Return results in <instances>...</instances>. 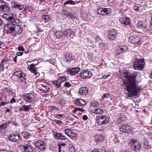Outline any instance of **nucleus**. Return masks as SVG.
Here are the masks:
<instances>
[{
	"label": "nucleus",
	"instance_id": "nucleus-1",
	"mask_svg": "<svg viewBox=\"0 0 152 152\" xmlns=\"http://www.w3.org/2000/svg\"><path fill=\"white\" fill-rule=\"evenodd\" d=\"M136 77L134 74L127 75L123 81L122 86L126 90L127 97H132L137 95L141 89L136 83Z\"/></svg>",
	"mask_w": 152,
	"mask_h": 152
},
{
	"label": "nucleus",
	"instance_id": "nucleus-2",
	"mask_svg": "<svg viewBox=\"0 0 152 152\" xmlns=\"http://www.w3.org/2000/svg\"><path fill=\"white\" fill-rule=\"evenodd\" d=\"M129 145H130L132 149L136 151H139L141 147L139 142L137 140L133 139H131L130 140Z\"/></svg>",
	"mask_w": 152,
	"mask_h": 152
},
{
	"label": "nucleus",
	"instance_id": "nucleus-3",
	"mask_svg": "<svg viewBox=\"0 0 152 152\" xmlns=\"http://www.w3.org/2000/svg\"><path fill=\"white\" fill-rule=\"evenodd\" d=\"M96 120L98 125H102L107 124L109 122V119L105 116L102 115L97 117Z\"/></svg>",
	"mask_w": 152,
	"mask_h": 152
},
{
	"label": "nucleus",
	"instance_id": "nucleus-4",
	"mask_svg": "<svg viewBox=\"0 0 152 152\" xmlns=\"http://www.w3.org/2000/svg\"><path fill=\"white\" fill-rule=\"evenodd\" d=\"M145 63L143 59L137 60L134 64V67L135 69L137 70H141L144 67Z\"/></svg>",
	"mask_w": 152,
	"mask_h": 152
},
{
	"label": "nucleus",
	"instance_id": "nucleus-5",
	"mask_svg": "<svg viewBox=\"0 0 152 152\" xmlns=\"http://www.w3.org/2000/svg\"><path fill=\"white\" fill-rule=\"evenodd\" d=\"M2 16L3 18H5L9 22L16 23H18L20 22L19 19L13 17V14L12 13L4 14Z\"/></svg>",
	"mask_w": 152,
	"mask_h": 152
},
{
	"label": "nucleus",
	"instance_id": "nucleus-6",
	"mask_svg": "<svg viewBox=\"0 0 152 152\" xmlns=\"http://www.w3.org/2000/svg\"><path fill=\"white\" fill-rule=\"evenodd\" d=\"M15 25L16 24L12 23L7 24L4 27V31L7 33H14Z\"/></svg>",
	"mask_w": 152,
	"mask_h": 152
},
{
	"label": "nucleus",
	"instance_id": "nucleus-7",
	"mask_svg": "<svg viewBox=\"0 0 152 152\" xmlns=\"http://www.w3.org/2000/svg\"><path fill=\"white\" fill-rule=\"evenodd\" d=\"M80 75L82 78H88L91 76L92 73L90 71L83 70L80 72Z\"/></svg>",
	"mask_w": 152,
	"mask_h": 152
},
{
	"label": "nucleus",
	"instance_id": "nucleus-8",
	"mask_svg": "<svg viewBox=\"0 0 152 152\" xmlns=\"http://www.w3.org/2000/svg\"><path fill=\"white\" fill-rule=\"evenodd\" d=\"M24 99L26 102H30L34 99V96L31 93H25L23 94Z\"/></svg>",
	"mask_w": 152,
	"mask_h": 152
},
{
	"label": "nucleus",
	"instance_id": "nucleus-9",
	"mask_svg": "<svg viewBox=\"0 0 152 152\" xmlns=\"http://www.w3.org/2000/svg\"><path fill=\"white\" fill-rule=\"evenodd\" d=\"M111 12L110 8H100L98 10V13L99 15H105L109 14Z\"/></svg>",
	"mask_w": 152,
	"mask_h": 152
},
{
	"label": "nucleus",
	"instance_id": "nucleus-10",
	"mask_svg": "<svg viewBox=\"0 0 152 152\" xmlns=\"http://www.w3.org/2000/svg\"><path fill=\"white\" fill-rule=\"evenodd\" d=\"M35 145L41 151H43L45 148L46 144L44 141L39 140L35 142Z\"/></svg>",
	"mask_w": 152,
	"mask_h": 152
},
{
	"label": "nucleus",
	"instance_id": "nucleus-11",
	"mask_svg": "<svg viewBox=\"0 0 152 152\" xmlns=\"http://www.w3.org/2000/svg\"><path fill=\"white\" fill-rule=\"evenodd\" d=\"M10 140L15 142L21 139L20 135L17 134H12L8 137Z\"/></svg>",
	"mask_w": 152,
	"mask_h": 152
},
{
	"label": "nucleus",
	"instance_id": "nucleus-12",
	"mask_svg": "<svg viewBox=\"0 0 152 152\" xmlns=\"http://www.w3.org/2000/svg\"><path fill=\"white\" fill-rule=\"evenodd\" d=\"M14 75L19 77L22 82H25L26 81V79L24 77L25 75L22 72L17 71L14 73Z\"/></svg>",
	"mask_w": 152,
	"mask_h": 152
},
{
	"label": "nucleus",
	"instance_id": "nucleus-13",
	"mask_svg": "<svg viewBox=\"0 0 152 152\" xmlns=\"http://www.w3.org/2000/svg\"><path fill=\"white\" fill-rule=\"evenodd\" d=\"M119 21L124 26L129 25L130 22L129 19L127 17H123L120 18Z\"/></svg>",
	"mask_w": 152,
	"mask_h": 152
},
{
	"label": "nucleus",
	"instance_id": "nucleus-14",
	"mask_svg": "<svg viewBox=\"0 0 152 152\" xmlns=\"http://www.w3.org/2000/svg\"><path fill=\"white\" fill-rule=\"evenodd\" d=\"M74 101L75 104L78 106H84L87 104L86 102L81 99H75Z\"/></svg>",
	"mask_w": 152,
	"mask_h": 152
},
{
	"label": "nucleus",
	"instance_id": "nucleus-15",
	"mask_svg": "<svg viewBox=\"0 0 152 152\" xmlns=\"http://www.w3.org/2000/svg\"><path fill=\"white\" fill-rule=\"evenodd\" d=\"M37 64H31L28 67V69L32 73L34 74V75L39 76V74L37 72L36 67L34 66H36Z\"/></svg>",
	"mask_w": 152,
	"mask_h": 152
},
{
	"label": "nucleus",
	"instance_id": "nucleus-16",
	"mask_svg": "<svg viewBox=\"0 0 152 152\" xmlns=\"http://www.w3.org/2000/svg\"><path fill=\"white\" fill-rule=\"evenodd\" d=\"M140 40L139 37L135 35L131 36L129 37V42L132 43L136 44L138 43Z\"/></svg>",
	"mask_w": 152,
	"mask_h": 152
},
{
	"label": "nucleus",
	"instance_id": "nucleus-17",
	"mask_svg": "<svg viewBox=\"0 0 152 152\" xmlns=\"http://www.w3.org/2000/svg\"><path fill=\"white\" fill-rule=\"evenodd\" d=\"M80 70L79 68H74L71 69H68V72L71 75H74L77 74Z\"/></svg>",
	"mask_w": 152,
	"mask_h": 152
},
{
	"label": "nucleus",
	"instance_id": "nucleus-18",
	"mask_svg": "<svg viewBox=\"0 0 152 152\" xmlns=\"http://www.w3.org/2000/svg\"><path fill=\"white\" fill-rule=\"evenodd\" d=\"M108 35L110 40H115L116 37V32L113 30L110 31L108 32Z\"/></svg>",
	"mask_w": 152,
	"mask_h": 152
},
{
	"label": "nucleus",
	"instance_id": "nucleus-19",
	"mask_svg": "<svg viewBox=\"0 0 152 152\" xmlns=\"http://www.w3.org/2000/svg\"><path fill=\"white\" fill-rule=\"evenodd\" d=\"M88 92V90L86 87H81L79 90V93L81 95H86Z\"/></svg>",
	"mask_w": 152,
	"mask_h": 152
},
{
	"label": "nucleus",
	"instance_id": "nucleus-20",
	"mask_svg": "<svg viewBox=\"0 0 152 152\" xmlns=\"http://www.w3.org/2000/svg\"><path fill=\"white\" fill-rule=\"evenodd\" d=\"M134 10L136 11H138L140 12H143L144 10V7L142 6L141 4H137L134 6Z\"/></svg>",
	"mask_w": 152,
	"mask_h": 152
},
{
	"label": "nucleus",
	"instance_id": "nucleus-21",
	"mask_svg": "<svg viewBox=\"0 0 152 152\" xmlns=\"http://www.w3.org/2000/svg\"><path fill=\"white\" fill-rule=\"evenodd\" d=\"M73 59V57L69 54H66L64 57V60L68 63L70 62Z\"/></svg>",
	"mask_w": 152,
	"mask_h": 152
},
{
	"label": "nucleus",
	"instance_id": "nucleus-22",
	"mask_svg": "<svg viewBox=\"0 0 152 152\" xmlns=\"http://www.w3.org/2000/svg\"><path fill=\"white\" fill-rule=\"evenodd\" d=\"M120 132H124L128 133L130 131V129L127 125H123L120 129Z\"/></svg>",
	"mask_w": 152,
	"mask_h": 152
},
{
	"label": "nucleus",
	"instance_id": "nucleus-23",
	"mask_svg": "<svg viewBox=\"0 0 152 152\" xmlns=\"http://www.w3.org/2000/svg\"><path fill=\"white\" fill-rule=\"evenodd\" d=\"M15 27L14 32V33H15V34H21L23 31L21 27L17 24H16Z\"/></svg>",
	"mask_w": 152,
	"mask_h": 152
},
{
	"label": "nucleus",
	"instance_id": "nucleus-24",
	"mask_svg": "<svg viewBox=\"0 0 152 152\" xmlns=\"http://www.w3.org/2000/svg\"><path fill=\"white\" fill-rule=\"evenodd\" d=\"M55 37L58 39L63 38V33L60 31H56L55 34Z\"/></svg>",
	"mask_w": 152,
	"mask_h": 152
},
{
	"label": "nucleus",
	"instance_id": "nucleus-25",
	"mask_svg": "<svg viewBox=\"0 0 152 152\" xmlns=\"http://www.w3.org/2000/svg\"><path fill=\"white\" fill-rule=\"evenodd\" d=\"M62 15H66L67 16H69L72 19L75 18L76 16L72 15V14L69 13L66 10H64L62 12Z\"/></svg>",
	"mask_w": 152,
	"mask_h": 152
},
{
	"label": "nucleus",
	"instance_id": "nucleus-26",
	"mask_svg": "<svg viewBox=\"0 0 152 152\" xmlns=\"http://www.w3.org/2000/svg\"><path fill=\"white\" fill-rule=\"evenodd\" d=\"M9 10V7L6 4H4L0 8V10L3 12H8Z\"/></svg>",
	"mask_w": 152,
	"mask_h": 152
},
{
	"label": "nucleus",
	"instance_id": "nucleus-27",
	"mask_svg": "<svg viewBox=\"0 0 152 152\" xmlns=\"http://www.w3.org/2000/svg\"><path fill=\"white\" fill-rule=\"evenodd\" d=\"M95 141L96 142H101L104 138V136L102 135H96L95 136Z\"/></svg>",
	"mask_w": 152,
	"mask_h": 152
},
{
	"label": "nucleus",
	"instance_id": "nucleus-28",
	"mask_svg": "<svg viewBox=\"0 0 152 152\" xmlns=\"http://www.w3.org/2000/svg\"><path fill=\"white\" fill-rule=\"evenodd\" d=\"M10 123V122H7L5 123L1 124L0 125V132H1L2 130H4L7 127V126L9 125Z\"/></svg>",
	"mask_w": 152,
	"mask_h": 152
},
{
	"label": "nucleus",
	"instance_id": "nucleus-29",
	"mask_svg": "<svg viewBox=\"0 0 152 152\" xmlns=\"http://www.w3.org/2000/svg\"><path fill=\"white\" fill-rule=\"evenodd\" d=\"M92 112V113H95L97 114H102L103 113V110L101 109L97 108L95 109L94 110H93Z\"/></svg>",
	"mask_w": 152,
	"mask_h": 152
},
{
	"label": "nucleus",
	"instance_id": "nucleus-30",
	"mask_svg": "<svg viewBox=\"0 0 152 152\" xmlns=\"http://www.w3.org/2000/svg\"><path fill=\"white\" fill-rule=\"evenodd\" d=\"M137 25L138 27H141L144 28H145L147 26L146 25L143 21H139Z\"/></svg>",
	"mask_w": 152,
	"mask_h": 152
},
{
	"label": "nucleus",
	"instance_id": "nucleus-31",
	"mask_svg": "<svg viewBox=\"0 0 152 152\" xmlns=\"http://www.w3.org/2000/svg\"><path fill=\"white\" fill-rule=\"evenodd\" d=\"M126 49V47L125 46H123L122 47H118L116 53L119 54L120 53L123 52Z\"/></svg>",
	"mask_w": 152,
	"mask_h": 152
},
{
	"label": "nucleus",
	"instance_id": "nucleus-32",
	"mask_svg": "<svg viewBox=\"0 0 152 152\" xmlns=\"http://www.w3.org/2000/svg\"><path fill=\"white\" fill-rule=\"evenodd\" d=\"M24 151L26 152H32L33 150L31 146L28 145H25Z\"/></svg>",
	"mask_w": 152,
	"mask_h": 152
},
{
	"label": "nucleus",
	"instance_id": "nucleus-33",
	"mask_svg": "<svg viewBox=\"0 0 152 152\" xmlns=\"http://www.w3.org/2000/svg\"><path fill=\"white\" fill-rule=\"evenodd\" d=\"M13 6L15 8H18L20 10H22L24 7L23 5H20L16 3H14Z\"/></svg>",
	"mask_w": 152,
	"mask_h": 152
},
{
	"label": "nucleus",
	"instance_id": "nucleus-34",
	"mask_svg": "<svg viewBox=\"0 0 152 152\" xmlns=\"http://www.w3.org/2000/svg\"><path fill=\"white\" fill-rule=\"evenodd\" d=\"M53 83L56 86V88H58L61 86V83L58 78L53 82Z\"/></svg>",
	"mask_w": 152,
	"mask_h": 152
},
{
	"label": "nucleus",
	"instance_id": "nucleus-35",
	"mask_svg": "<svg viewBox=\"0 0 152 152\" xmlns=\"http://www.w3.org/2000/svg\"><path fill=\"white\" fill-rule=\"evenodd\" d=\"M42 18L43 19L45 20L46 22H48V21L51 20V17L49 15H43Z\"/></svg>",
	"mask_w": 152,
	"mask_h": 152
},
{
	"label": "nucleus",
	"instance_id": "nucleus-36",
	"mask_svg": "<svg viewBox=\"0 0 152 152\" xmlns=\"http://www.w3.org/2000/svg\"><path fill=\"white\" fill-rule=\"evenodd\" d=\"M6 61V60L3 59L0 63V71H2L4 68V62Z\"/></svg>",
	"mask_w": 152,
	"mask_h": 152
},
{
	"label": "nucleus",
	"instance_id": "nucleus-37",
	"mask_svg": "<svg viewBox=\"0 0 152 152\" xmlns=\"http://www.w3.org/2000/svg\"><path fill=\"white\" fill-rule=\"evenodd\" d=\"M31 107V105H24L23 106V108H24V111H28L30 110Z\"/></svg>",
	"mask_w": 152,
	"mask_h": 152
},
{
	"label": "nucleus",
	"instance_id": "nucleus-38",
	"mask_svg": "<svg viewBox=\"0 0 152 152\" xmlns=\"http://www.w3.org/2000/svg\"><path fill=\"white\" fill-rule=\"evenodd\" d=\"M65 132L66 135L70 137L72 131V129H65Z\"/></svg>",
	"mask_w": 152,
	"mask_h": 152
},
{
	"label": "nucleus",
	"instance_id": "nucleus-39",
	"mask_svg": "<svg viewBox=\"0 0 152 152\" xmlns=\"http://www.w3.org/2000/svg\"><path fill=\"white\" fill-rule=\"evenodd\" d=\"M48 108L50 110H55V111H57L59 110V109L54 106H48Z\"/></svg>",
	"mask_w": 152,
	"mask_h": 152
},
{
	"label": "nucleus",
	"instance_id": "nucleus-40",
	"mask_svg": "<svg viewBox=\"0 0 152 152\" xmlns=\"http://www.w3.org/2000/svg\"><path fill=\"white\" fill-rule=\"evenodd\" d=\"M75 4V2L71 0H69L66 1L64 2V5H66V4Z\"/></svg>",
	"mask_w": 152,
	"mask_h": 152
},
{
	"label": "nucleus",
	"instance_id": "nucleus-41",
	"mask_svg": "<svg viewBox=\"0 0 152 152\" xmlns=\"http://www.w3.org/2000/svg\"><path fill=\"white\" fill-rule=\"evenodd\" d=\"M69 32H70V30L69 29L66 30L64 31L63 33V38L67 36Z\"/></svg>",
	"mask_w": 152,
	"mask_h": 152
},
{
	"label": "nucleus",
	"instance_id": "nucleus-42",
	"mask_svg": "<svg viewBox=\"0 0 152 152\" xmlns=\"http://www.w3.org/2000/svg\"><path fill=\"white\" fill-rule=\"evenodd\" d=\"M92 106L94 107H96L99 106V102H94L91 103Z\"/></svg>",
	"mask_w": 152,
	"mask_h": 152
},
{
	"label": "nucleus",
	"instance_id": "nucleus-43",
	"mask_svg": "<svg viewBox=\"0 0 152 152\" xmlns=\"http://www.w3.org/2000/svg\"><path fill=\"white\" fill-rule=\"evenodd\" d=\"M53 134L55 138L58 140L59 137V136L60 135V133H58L56 132H54Z\"/></svg>",
	"mask_w": 152,
	"mask_h": 152
},
{
	"label": "nucleus",
	"instance_id": "nucleus-44",
	"mask_svg": "<svg viewBox=\"0 0 152 152\" xmlns=\"http://www.w3.org/2000/svg\"><path fill=\"white\" fill-rule=\"evenodd\" d=\"M69 149L70 152H75V149L72 145H69Z\"/></svg>",
	"mask_w": 152,
	"mask_h": 152
},
{
	"label": "nucleus",
	"instance_id": "nucleus-45",
	"mask_svg": "<svg viewBox=\"0 0 152 152\" xmlns=\"http://www.w3.org/2000/svg\"><path fill=\"white\" fill-rule=\"evenodd\" d=\"M60 80V82L61 83L63 82H64L66 80V78L64 77H61L58 78Z\"/></svg>",
	"mask_w": 152,
	"mask_h": 152
},
{
	"label": "nucleus",
	"instance_id": "nucleus-46",
	"mask_svg": "<svg viewBox=\"0 0 152 152\" xmlns=\"http://www.w3.org/2000/svg\"><path fill=\"white\" fill-rule=\"evenodd\" d=\"M66 137L65 136L62 135L60 134V135L59 136V137L58 140H66Z\"/></svg>",
	"mask_w": 152,
	"mask_h": 152
},
{
	"label": "nucleus",
	"instance_id": "nucleus-47",
	"mask_svg": "<svg viewBox=\"0 0 152 152\" xmlns=\"http://www.w3.org/2000/svg\"><path fill=\"white\" fill-rule=\"evenodd\" d=\"M109 97V94L107 93L104 94L102 96V98L103 100L105 98H107Z\"/></svg>",
	"mask_w": 152,
	"mask_h": 152
},
{
	"label": "nucleus",
	"instance_id": "nucleus-48",
	"mask_svg": "<svg viewBox=\"0 0 152 152\" xmlns=\"http://www.w3.org/2000/svg\"><path fill=\"white\" fill-rule=\"evenodd\" d=\"M64 86L65 87L68 88L71 86V85L69 82H66L65 83Z\"/></svg>",
	"mask_w": 152,
	"mask_h": 152
},
{
	"label": "nucleus",
	"instance_id": "nucleus-49",
	"mask_svg": "<svg viewBox=\"0 0 152 152\" xmlns=\"http://www.w3.org/2000/svg\"><path fill=\"white\" fill-rule=\"evenodd\" d=\"M18 50L19 51H24V49L22 46H19L18 48Z\"/></svg>",
	"mask_w": 152,
	"mask_h": 152
},
{
	"label": "nucleus",
	"instance_id": "nucleus-50",
	"mask_svg": "<svg viewBox=\"0 0 152 152\" xmlns=\"http://www.w3.org/2000/svg\"><path fill=\"white\" fill-rule=\"evenodd\" d=\"M25 148V145H21L20 146V149L23 151H24Z\"/></svg>",
	"mask_w": 152,
	"mask_h": 152
},
{
	"label": "nucleus",
	"instance_id": "nucleus-51",
	"mask_svg": "<svg viewBox=\"0 0 152 152\" xmlns=\"http://www.w3.org/2000/svg\"><path fill=\"white\" fill-rule=\"evenodd\" d=\"M76 136V134L74 133L73 132H72L71 135H70V136L69 137H75Z\"/></svg>",
	"mask_w": 152,
	"mask_h": 152
},
{
	"label": "nucleus",
	"instance_id": "nucleus-52",
	"mask_svg": "<svg viewBox=\"0 0 152 152\" xmlns=\"http://www.w3.org/2000/svg\"><path fill=\"white\" fill-rule=\"evenodd\" d=\"M9 102H0V105L1 106H4L6 105V104L9 103Z\"/></svg>",
	"mask_w": 152,
	"mask_h": 152
},
{
	"label": "nucleus",
	"instance_id": "nucleus-53",
	"mask_svg": "<svg viewBox=\"0 0 152 152\" xmlns=\"http://www.w3.org/2000/svg\"><path fill=\"white\" fill-rule=\"evenodd\" d=\"M28 5H26L25 6V7L24 8V11L25 12H26L27 11V10L28 9Z\"/></svg>",
	"mask_w": 152,
	"mask_h": 152
},
{
	"label": "nucleus",
	"instance_id": "nucleus-54",
	"mask_svg": "<svg viewBox=\"0 0 152 152\" xmlns=\"http://www.w3.org/2000/svg\"><path fill=\"white\" fill-rule=\"evenodd\" d=\"M56 123L58 124H61L62 123V121L57 120H55Z\"/></svg>",
	"mask_w": 152,
	"mask_h": 152
},
{
	"label": "nucleus",
	"instance_id": "nucleus-55",
	"mask_svg": "<svg viewBox=\"0 0 152 152\" xmlns=\"http://www.w3.org/2000/svg\"><path fill=\"white\" fill-rule=\"evenodd\" d=\"M15 101H16L15 99V98H12L11 99V100L10 101V102L11 104H12L13 102H15Z\"/></svg>",
	"mask_w": 152,
	"mask_h": 152
},
{
	"label": "nucleus",
	"instance_id": "nucleus-56",
	"mask_svg": "<svg viewBox=\"0 0 152 152\" xmlns=\"http://www.w3.org/2000/svg\"><path fill=\"white\" fill-rule=\"evenodd\" d=\"M4 4H5L6 3L3 2L2 0H0V8Z\"/></svg>",
	"mask_w": 152,
	"mask_h": 152
},
{
	"label": "nucleus",
	"instance_id": "nucleus-57",
	"mask_svg": "<svg viewBox=\"0 0 152 152\" xmlns=\"http://www.w3.org/2000/svg\"><path fill=\"white\" fill-rule=\"evenodd\" d=\"M23 54V52H18L17 53V55L18 56H22Z\"/></svg>",
	"mask_w": 152,
	"mask_h": 152
},
{
	"label": "nucleus",
	"instance_id": "nucleus-58",
	"mask_svg": "<svg viewBox=\"0 0 152 152\" xmlns=\"http://www.w3.org/2000/svg\"><path fill=\"white\" fill-rule=\"evenodd\" d=\"M110 76V75H104L102 77V78L104 79H107Z\"/></svg>",
	"mask_w": 152,
	"mask_h": 152
},
{
	"label": "nucleus",
	"instance_id": "nucleus-59",
	"mask_svg": "<svg viewBox=\"0 0 152 152\" xmlns=\"http://www.w3.org/2000/svg\"><path fill=\"white\" fill-rule=\"evenodd\" d=\"M88 118V117L86 115H84L83 116V119L84 120H86Z\"/></svg>",
	"mask_w": 152,
	"mask_h": 152
},
{
	"label": "nucleus",
	"instance_id": "nucleus-60",
	"mask_svg": "<svg viewBox=\"0 0 152 152\" xmlns=\"http://www.w3.org/2000/svg\"><path fill=\"white\" fill-rule=\"evenodd\" d=\"M150 27L152 28V15L151 16V20L150 21Z\"/></svg>",
	"mask_w": 152,
	"mask_h": 152
},
{
	"label": "nucleus",
	"instance_id": "nucleus-61",
	"mask_svg": "<svg viewBox=\"0 0 152 152\" xmlns=\"http://www.w3.org/2000/svg\"><path fill=\"white\" fill-rule=\"evenodd\" d=\"M68 119L71 121H73L74 120V118H73L69 117L68 118Z\"/></svg>",
	"mask_w": 152,
	"mask_h": 152
},
{
	"label": "nucleus",
	"instance_id": "nucleus-62",
	"mask_svg": "<svg viewBox=\"0 0 152 152\" xmlns=\"http://www.w3.org/2000/svg\"><path fill=\"white\" fill-rule=\"evenodd\" d=\"M42 86L44 88H45L47 90H49V87L44 85H42Z\"/></svg>",
	"mask_w": 152,
	"mask_h": 152
},
{
	"label": "nucleus",
	"instance_id": "nucleus-63",
	"mask_svg": "<svg viewBox=\"0 0 152 152\" xmlns=\"http://www.w3.org/2000/svg\"><path fill=\"white\" fill-rule=\"evenodd\" d=\"M18 58L17 56H16L13 59V61L15 62H17V59Z\"/></svg>",
	"mask_w": 152,
	"mask_h": 152
},
{
	"label": "nucleus",
	"instance_id": "nucleus-64",
	"mask_svg": "<svg viewBox=\"0 0 152 152\" xmlns=\"http://www.w3.org/2000/svg\"><path fill=\"white\" fill-rule=\"evenodd\" d=\"M91 152H99V151L98 149H95L93 150Z\"/></svg>",
	"mask_w": 152,
	"mask_h": 152
}]
</instances>
